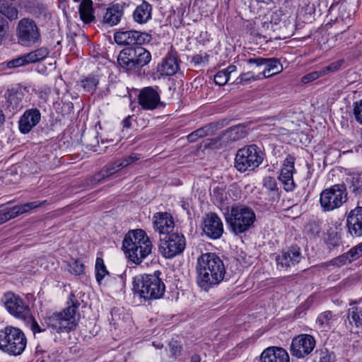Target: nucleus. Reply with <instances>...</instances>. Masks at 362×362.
I'll use <instances>...</instances> for the list:
<instances>
[{"label":"nucleus","mask_w":362,"mask_h":362,"mask_svg":"<svg viewBox=\"0 0 362 362\" xmlns=\"http://www.w3.org/2000/svg\"><path fill=\"white\" fill-rule=\"evenodd\" d=\"M124 4H114L109 6L103 16V23L110 26L118 24L124 14Z\"/></svg>","instance_id":"25"},{"label":"nucleus","mask_w":362,"mask_h":362,"mask_svg":"<svg viewBox=\"0 0 362 362\" xmlns=\"http://www.w3.org/2000/svg\"><path fill=\"white\" fill-rule=\"evenodd\" d=\"M30 13L38 18L45 17L47 8L44 4H42L40 1H37Z\"/></svg>","instance_id":"47"},{"label":"nucleus","mask_w":362,"mask_h":362,"mask_svg":"<svg viewBox=\"0 0 362 362\" xmlns=\"http://www.w3.org/2000/svg\"><path fill=\"white\" fill-rule=\"evenodd\" d=\"M349 319L357 327L362 328V305L351 308Z\"/></svg>","instance_id":"38"},{"label":"nucleus","mask_w":362,"mask_h":362,"mask_svg":"<svg viewBox=\"0 0 362 362\" xmlns=\"http://www.w3.org/2000/svg\"><path fill=\"white\" fill-rule=\"evenodd\" d=\"M239 129L240 128L238 127H231L218 136L207 139L204 146L211 149L219 148L230 141L238 140L240 138Z\"/></svg>","instance_id":"20"},{"label":"nucleus","mask_w":362,"mask_h":362,"mask_svg":"<svg viewBox=\"0 0 362 362\" xmlns=\"http://www.w3.org/2000/svg\"><path fill=\"white\" fill-rule=\"evenodd\" d=\"M5 121V116L3 111L0 109V124H3Z\"/></svg>","instance_id":"61"},{"label":"nucleus","mask_w":362,"mask_h":362,"mask_svg":"<svg viewBox=\"0 0 362 362\" xmlns=\"http://www.w3.org/2000/svg\"><path fill=\"white\" fill-rule=\"evenodd\" d=\"M42 204L41 202H28L24 204H21L19 206H16V208L19 212L20 214H23L24 213L28 212L31 209H35L38 206H40Z\"/></svg>","instance_id":"48"},{"label":"nucleus","mask_w":362,"mask_h":362,"mask_svg":"<svg viewBox=\"0 0 362 362\" xmlns=\"http://www.w3.org/2000/svg\"><path fill=\"white\" fill-rule=\"evenodd\" d=\"M260 362H289V356L283 348L269 346L260 355Z\"/></svg>","instance_id":"24"},{"label":"nucleus","mask_w":362,"mask_h":362,"mask_svg":"<svg viewBox=\"0 0 362 362\" xmlns=\"http://www.w3.org/2000/svg\"><path fill=\"white\" fill-rule=\"evenodd\" d=\"M80 83L85 91L93 93L99 83V79L97 76H88Z\"/></svg>","instance_id":"36"},{"label":"nucleus","mask_w":362,"mask_h":362,"mask_svg":"<svg viewBox=\"0 0 362 362\" xmlns=\"http://www.w3.org/2000/svg\"><path fill=\"white\" fill-rule=\"evenodd\" d=\"M238 79L240 80V83L245 82L247 83L251 81H257L262 79V77L261 76V74L254 75V74L252 71H248L246 73L242 74Z\"/></svg>","instance_id":"49"},{"label":"nucleus","mask_w":362,"mask_h":362,"mask_svg":"<svg viewBox=\"0 0 362 362\" xmlns=\"http://www.w3.org/2000/svg\"><path fill=\"white\" fill-rule=\"evenodd\" d=\"M301 258L300 249L298 247H291L287 250L282 251L276 257L277 269L279 270H286L288 268L298 264Z\"/></svg>","instance_id":"15"},{"label":"nucleus","mask_w":362,"mask_h":362,"mask_svg":"<svg viewBox=\"0 0 362 362\" xmlns=\"http://www.w3.org/2000/svg\"><path fill=\"white\" fill-rule=\"evenodd\" d=\"M294 171V158L291 156H288L284 160L283 167L281 169V173L279 176V180L286 192H291L296 187L293 178Z\"/></svg>","instance_id":"18"},{"label":"nucleus","mask_w":362,"mask_h":362,"mask_svg":"<svg viewBox=\"0 0 362 362\" xmlns=\"http://www.w3.org/2000/svg\"><path fill=\"white\" fill-rule=\"evenodd\" d=\"M27 340L18 328L6 327L0 330V349L12 355H19L25 349Z\"/></svg>","instance_id":"7"},{"label":"nucleus","mask_w":362,"mask_h":362,"mask_svg":"<svg viewBox=\"0 0 362 362\" xmlns=\"http://www.w3.org/2000/svg\"><path fill=\"white\" fill-rule=\"evenodd\" d=\"M18 215L19 212L16 208V206L7 209H2L0 208V224L15 218Z\"/></svg>","instance_id":"40"},{"label":"nucleus","mask_w":362,"mask_h":362,"mask_svg":"<svg viewBox=\"0 0 362 362\" xmlns=\"http://www.w3.org/2000/svg\"><path fill=\"white\" fill-rule=\"evenodd\" d=\"M346 201V189L344 186L339 185L323 190L320 197V205L325 211L339 208Z\"/></svg>","instance_id":"11"},{"label":"nucleus","mask_w":362,"mask_h":362,"mask_svg":"<svg viewBox=\"0 0 362 362\" xmlns=\"http://www.w3.org/2000/svg\"><path fill=\"white\" fill-rule=\"evenodd\" d=\"M247 64L254 65L255 67L264 66V70L259 73L262 78L270 77L281 71L282 66L275 58L264 59L261 57L251 58L246 61Z\"/></svg>","instance_id":"14"},{"label":"nucleus","mask_w":362,"mask_h":362,"mask_svg":"<svg viewBox=\"0 0 362 362\" xmlns=\"http://www.w3.org/2000/svg\"><path fill=\"white\" fill-rule=\"evenodd\" d=\"M170 351L173 355L176 356L181 351L182 347L177 341H172L169 343Z\"/></svg>","instance_id":"55"},{"label":"nucleus","mask_w":362,"mask_h":362,"mask_svg":"<svg viewBox=\"0 0 362 362\" xmlns=\"http://www.w3.org/2000/svg\"><path fill=\"white\" fill-rule=\"evenodd\" d=\"M141 158V156L137 153H132L129 156L124 158L118 163L117 167L126 168L130 164L139 160Z\"/></svg>","instance_id":"46"},{"label":"nucleus","mask_w":362,"mask_h":362,"mask_svg":"<svg viewBox=\"0 0 362 362\" xmlns=\"http://www.w3.org/2000/svg\"><path fill=\"white\" fill-rule=\"evenodd\" d=\"M197 282L204 291L220 284L224 279L226 268L222 259L215 253H204L197 258Z\"/></svg>","instance_id":"1"},{"label":"nucleus","mask_w":362,"mask_h":362,"mask_svg":"<svg viewBox=\"0 0 362 362\" xmlns=\"http://www.w3.org/2000/svg\"><path fill=\"white\" fill-rule=\"evenodd\" d=\"M153 225L155 231L160 234V237L172 233L175 228L173 216L168 212H158L153 216Z\"/></svg>","instance_id":"17"},{"label":"nucleus","mask_w":362,"mask_h":362,"mask_svg":"<svg viewBox=\"0 0 362 362\" xmlns=\"http://www.w3.org/2000/svg\"><path fill=\"white\" fill-rule=\"evenodd\" d=\"M40 118L41 115L37 109L26 110L20 118L19 130L23 134L28 133L39 123Z\"/></svg>","instance_id":"23"},{"label":"nucleus","mask_w":362,"mask_h":362,"mask_svg":"<svg viewBox=\"0 0 362 362\" xmlns=\"http://www.w3.org/2000/svg\"><path fill=\"white\" fill-rule=\"evenodd\" d=\"M2 300L8 312L13 317L23 320L34 334L45 331L32 317L29 306L20 296L10 292L4 295Z\"/></svg>","instance_id":"5"},{"label":"nucleus","mask_w":362,"mask_h":362,"mask_svg":"<svg viewBox=\"0 0 362 362\" xmlns=\"http://www.w3.org/2000/svg\"><path fill=\"white\" fill-rule=\"evenodd\" d=\"M206 132L204 128L198 129L187 136V140L189 142H195L198 138L204 137L206 135Z\"/></svg>","instance_id":"50"},{"label":"nucleus","mask_w":362,"mask_h":362,"mask_svg":"<svg viewBox=\"0 0 362 362\" xmlns=\"http://www.w3.org/2000/svg\"><path fill=\"white\" fill-rule=\"evenodd\" d=\"M151 5L147 1H144L135 8L133 13L134 20L138 23H145L151 18Z\"/></svg>","instance_id":"29"},{"label":"nucleus","mask_w":362,"mask_h":362,"mask_svg":"<svg viewBox=\"0 0 362 362\" xmlns=\"http://www.w3.org/2000/svg\"><path fill=\"white\" fill-rule=\"evenodd\" d=\"M332 317V315L330 311L325 312L318 316L317 319V322L319 323L320 325H327Z\"/></svg>","instance_id":"54"},{"label":"nucleus","mask_w":362,"mask_h":362,"mask_svg":"<svg viewBox=\"0 0 362 362\" xmlns=\"http://www.w3.org/2000/svg\"><path fill=\"white\" fill-rule=\"evenodd\" d=\"M92 0H82L78 6L80 19L85 24H90L95 21V11Z\"/></svg>","instance_id":"26"},{"label":"nucleus","mask_w":362,"mask_h":362,"mask_svg":"<svg viewBox=\"0 0 362 362\" xmlns=\"http://www.w3.org/2000/svg\"><path fill=\"white\" fill-rule=\"evenodd\" d=\"M27 64H29V62L26 54L7 62V66L9 69L17 68Z\"/></svg>","instance_id":"42"},{"label":"nucleus","mask_w":362,"mask_h":362,"mask_svg":"<svg viewBox=\"0 0 362 362\" xmlns=\"http://www.w3.org/2000/svg\"><path fill=\"white\" fill-rule=\"evenodd\" d=\"M179 69L177 58L173 55L167 56L158 67V71L163 76H173Z\"/></svg>","instance_id":"30"},{"label":"nucleus","mask_w":362,"mask_h":362,"mask_svg":"<svg viewBox=\"0 0 362 362\" xmlns=\"http://www.w3.org/2000/svg\"><path fill=\"white\" fill-rule=\"evenodd\" d=\"M282 12L281 10L269 11L264 16V21L262 26L266 30H272L275 31L276 29L274 27L279 25L281 21Z\"/></svg>","instance_id":"32"},{"label":"nucleus","mask_w":362,"mask_h":362,"mask_svg":"<svg viewBox=\"0 0 362 362\" xmlns=\"http://www.w3.org/2000/svg\"><path fill=\"white\" fill-rule=\"evenodd\" d=\"M23 93L21 89L12 88L8 90L6 99V109L10 112H16L22 107Z\"/></svg>","instance_id":"28"},{"label":"nucleus","mask_w":362,"mask_h":362,"mask_svg":"<svg viewBox=\"0 0 362 362\" xmlns=\"http://www.w3.org/2000/svg\"><path fill=\"white\" fill-rule=\"evenodd\" d=\"M228 80L229 77L223 70L219 71L214 76V82L218 86L225 85Z\"/></svg>","instance_id":"51"},{"label":"nucleus","mask_w":362,"mask_h":362,"mask_svg":"<svg viewBox=\"0 0 362 362\" xmlns=\"http://www.w3.org/2000/svg\"><path fill=\"white\" fill-rule=\"evenodd\" d=\"M122 124H123V127H125V128H129L131 125V122H130V118L129 117L125 118L123 121H122Z\"/></svg>","instance_id":"59"},{"label":"nucleus","mask_w":362,"mask_h":362,"mask_svg":"<svg viewBox=\"0 0 362 362\" xmlns=\"http://www.w3.org/2000/svg\"><path fill=\"white\" fill-rule=\"evenodd\" d=\"M95 279L98 283H100L104 277L108 274V272L104 264L103 259L101 257H98L95 261Z\"/></svg>","instance_id":"37"},{"label":"nucleus","mask_w":362,"mask_h":362,"mask_svg":"<svg viewBox=\"0 0 362 362\" xmlns=\"http://www.w3.org/2000/svg\"><path fill=\"white\" fill-rule=\"evenodd\" d=\"M69 267V271L73 274L81 275L84 272L83 263L79 259L74 260Z\"/></svg>","instance_id":"44"},{"label":"nucleus","mask_w":362,"mask_h":362,"mask_svg":"<svg viewBox=\"0 0 362 362\" xmlns=\"http://www.w3.org/2000/svg\"><path fill=\"white\" fill-rule=\"evenodd\" d=\"M362 256L361 250L358 248V245L352 247L349 252L338 256L331 261V264L334 266L341 267L347 263L357 259Z\"/></svg>","instance_id":"27"},{"label":"nucleus","mask_w":362,"mask_h":362,"mask_svg":"<svg viewBox=\"0 0 362 362\" xmlns=\"http://www.w3.org/2000/svg\"><path fill=\"white\" fill-rule=\"evenodd\" d=\"M315 339L310 334H300L291 342L290 351L292 356L303 358L312 352L315 346Z\"/></svg>","instance_id":"13"},{"label":"nucleus","mask_w":362,"mask_h":362,"mask_svg":"<svg viewBox=\"0 0 362 362\" xmlns=\"http://www.w3.org/2000/svg\"><path fill=\"white\" fill-rule=\"evenodd\" d=\"M37 1L38 0H19V4L30 12Z\"/></svg>","instance_id":"56"},{"label":"nucleus","mask_w":362,"mask_h":362,"mask_svg":"<svg viewBox=\"0 0 362 362\" xmlns=\"http://www.w3.org/2000/svg\"><path fill=\"white\" fill-rule=\"evenodd\" d=\"M16 35L20 44L30 46L40 39V30L35 22L29 18H23L18 21Z\"/></svg>","instance_id":"12"},{"label":"nucleus","mask_w":362,"mask_h":362,"mask_svg":"<svg viewBox=\"0 0 362 362\" xmlns=\"http://www.w3.org/2000/svg\"><path fill=\"white\" fill-rule=\"evenodd\" d=\"M192 61L195 63V64H201L203 62V57H202V55H199V54H197L195 56L193 57V59Z\"/></svg>","instance_id":"58"},{"label":"nucleus","mask_w":362,"mask_h":362,"mask_svg":"<svg viewBox=\"0 0 362 362\" xmlns=\"http://www.w3.org/2000/svg\"><path fill=\"white\" fill-rule=\"evenodd\" d=\"M200 356L199 355H193L191 358V362H200Z\"/></svg>","instance_id":"60"},{"label":"nucleus","mask_w":362,"mask_h":362,"mask_svg":"<svg viewBox=\"0 0 362 362\" xmlns=\"http://www.w3.org/2000/svg\"><path fill=\"white\" fill-rule=\"evenodd\" d=\"M344 61L343 59H340L331 63L329 65L325 66L320 69L321 74L323 76L338 71L340 69L342 64H344Z\"/></svg>","instance_id":"41"},{"label":"nucleus","mask_w":362,"mask_h":362,"mask_svg":"<svg viewBox=\"0 0 362 362\" xmlns=\"http://www.w3.org/2000/svg\"><path fill=\"white\" fill-rule=\"evenodd\" d=\"M151 59V53L141 46L136 45L123 49L117 57L119 66L131 71L146 65Z\"/></svg>","instance_id":"6"},{"label":"nucleus","mask_w":362,"mask_h":362,"mask_svg":"<svg viewBox=\"0 0 362 362\" xmlns=\"http://www.w3.org/2000/svg\"><path fill=\"white\" fill-rule=\"evenodd\" d=\"M264 160V153L255 144L239 149L235 158V167L240 172L253 170Z\"/></svg>","instance_id":"8"},{"label":"nucleus","mask_w":362,"mask_h":362,"mask_svg":"<svg viewBox=\"0 0 362 362\" xmlns=\"http://www.w3.org/2000/svg\"><path fill=\"white\" fill-rule=\"evenodd\" d=\"M203 231L211 239L220 238L223 233V224L221 219L214 213L206 214L204 219Z\"/></svg>","instance_id":"16"},{"label":"nucleus","mask_w":362,"mask_h":362,"mask_svg":"<svg viewBox=\"0 0 362 362\" xmlns=\"http://www.w3.org/2000/svg\"><path fill=\"white\" fill-rule=\"evenodd\" d=\"M76 310L75 305L69 306L63 312L53 313L45 320V322L57 332H69L77 325Z\"/></svg>","instance_id":"9"},{"label":"nucleus","mask_w":362,"mask_h":362,"mask_svg":"<svg viewBox=\"0 0 362 362\" xmlns=\"http://www.w3.org/2000/svg\"><path fill=\"white\" fill-rule=\"evenodd\" d=\"M263 186L268 189L274 196L279 197V189L274 177L271 176L265 177L263 180Z\"/></svg>","instance_id":"39"},{"label":"nucleus","mask_w":362,"mask_h":362,"mask_svg":"<svg viewBox=\"0 0 362 362\" xmlns=\"http://www.w3.org/2000/svg\"><path fill=\"white\" fill-rule=\"evenodd\" d=\"M349 191L355 196L362 197V175L354 174L347 178Z\"/></svg>","instance_id":"33"},{"label":"nucleus","mask_w":362,"mask_h":362,"mask_svg":"<svg viewBox=\"0 0 362 362\" xmlns=\"http://www.w3.org/2000/svg\"><path fill=\"white\" fill-rule=\"evenodd\" d=\"M147 36L136 30L118 31L115 33L114 38L117 44L121 45H139L143 44Z\"/></svg>","instance_id":"19"},{"label":"nucleus","mask_w":362,"mask_h":362,"mask_svg":"<svg viewBox=\"0 0 362 362\" xmlns=\"http://www.w3.org/2000/svg\"><path fill=\"white\" fill-rule=\"evenodd\" d=\"M353 114L356 121L362 125V100L353 103Z\"/></svg>","instance_id":"45"},{"label":"nucleus","mask_w":362,"mask_h":362,"mask_svg":"<svg viewBox=\"0 0 362 362\" xmlns=\"http://www.w3.org/2000/svg\"><path fill=\"white\" fill-rule=\"evenodd\" d=\"M185 247L186 240L182 234L172 233L160 237L158 250L166 259H171L182 254Z\"/></svg>","instance_id":"10"},{"label":"nucleus","mask_w":362,"mask_h":362,"mask_svg":"<svg viewBox=\"0 0 362 362\" xmlns=\"http://www.w3.org/2000/svg\"><path fill=\"white\" fill-rule=\"evenodd\" d=\"M346 226L351 236H362V206H357L350 211L346 218Z\"/></svg>","instance_id":"21"},{"label":"nucleus","mask_w":362,"mask_h":362,"mask_svg":"<svg viewBox=\"0 0 362 362\" xmlns=\"http://www.w3.org/2000/svg\"><path fill=\"white\" fill-rule=\"evenodd\" d=\"M225 219L229 229L235 235L248 231L253 226L256 216L249 206L235 204L227 209Z\"/></svg>","instance_id":"3"},{"label":"nucleus","mask_w":362,"mask_h":362,"mask_svg":"<svg viewBox=\"0 0 362 362\" xmlns=\"http://www.w3.org/2000/svg\"><path fill=\"white\" fill-rule=\"evenodd\" d=\"M182 209H183L184 210H185V211H187V215H188L189 216H190L191 214H190V212H189V211L188 207L186 206V204H183L182 205Z\"/></svg>","instance_id":"63"},{"label":"nucleus","mask_w":362,"mask_h":362,"mask_svg":"<svg viewBox=\"0 0 362 362\" xmlns=\"http://www.w3.org/2000/svg\"><path fill=\"white\" fill-rule=\"evenodd\" d=\"M0 13L10 21L18 18V10L15 0H0Z\"/></svg>","instance_id":"31"},{"label":"nucleus","mask_w":362,"mask_h":362,"mask_svg":"<svg viewBox=\"0 0 362 362\" xmlns=\"http://www.w3.org/2000/svg\"><path fill=\"white\" fill-rule=\"evenodd\" d=\"M316 353L319 355V362H334L335 361L334 354L327 349L317 350Z\"/></svg>","instance_id":"43"},{"label":"nucleus","mask_w":362,"mask_h":362,"mask_svg":"<svg viewBox=\"0 0 362 362\" xmlns=\"http://www.w3.org/2000/svg\"><path fill=\"white\" fill-rule=\"evenodd\" d=\"M8 30V22L3 17L0 16V44L4 40Z\"/></svg>","instance_id":"53"},{"label":"nucleus","mask_w":362,"mask_h":362,"mask_svg":"<svg viewBox=\"0 0 362 362\" xmlns=\"http://www.w3.org/2000/svg\"><path fill=\"white\" fill-rule=\"evenodd\" d=\"M152 248L151 241L142 229L129 230L122 242L126 257L136 264H139L151 253Z\"/></svg>","instance_id":"2"},{"label":"nucleus","mask_w":362,"mask_h":362,"mask_svg":"<svg viewBox=\"0 0 362 362\" xmlns=\"http://www.w3.org/2000/svg\"><path fill=\"white\" fill-rule=\"evenodd\" d=\"M257 3H262L265 4H269L273 0H255Z\"/></svg>","instance_id":"62"},{"label":"nucleus","mask_w":362,"mask_h":362,"mask_svg":"<svg viewBox=\"0 0 362 362\" xmlns=\"http://www.w3.org/2000/svg\"><path fill=\"white\" fill-rule=\"evenodd\" d=\"M139 103L145 110H153L160 103V95L152 87H146L140 91Z\"/></svg>","instance_id":"22"},{"label":"nucleus","mask_w":362,"mask_h":362,"mask_svg":"<svg viewBox=\"0 0 362 362\" xmlns=\"http://www.w3.org/2000/svg\"><path fill=\"white\" fill-rule=\"evenodd\" d=\"M160 272L144 274L133 279V291L145 300L158 299L165 292V285L159 277Z\"/></svg>","instance_id":"4"},{"label":"nucleus","mask_w":362,"mask_h":362,"mask_svg":"<svg viewBox=\"0 0 362 362\" xmlns=\"http://www.w3.org/2000/svg\"><path fill=\"white\" fill-rule=\"evenodd\" d=\"M119 160H117L110 165L107 166L105 169L101 170L99 173L95 175L93 177V181L95 184L100 182L105 177H107L116 172L119 171L122 168L117 167L118 163Z\"/></svg>","instance_id":"34"},{"label":"nucleus","mask_w":362,"mask_h":362,"mask_svg":"<svg viewBox=\"0 0 362 362\" xmlns=\"http://www.w3.org/2000/svg\"><path fill=\"white\" fill-rule=\"evenodd\" d=\"M49 53L47 48L40 47L26 54V55L29 64H31L45 59L49 55Z\"/></svg>","instance_id":"35"},{"label":"nucleus","mask_w":362,"mask_h":362,"mask_svg":"<svg viewBox=\"0 0 362 362\" xmlns=\"http://www.w3.org/2000/svg\"><path fill=\"white\" fill-rule=\"evenodd\" d=\"M322 76L321 74V71H315L313 72H310L309 74H307L304 76L302 77L301 81L304 83H310L311 81H313L320 77Z\"/></svg>","instance_id":"52"},{"label":"nucleus","mask_w":362,"mask_h":362,"mask_svg":"<svg viewBox=\"0 0 362 362\" xmlns=\"http://www.w3.org/2000/svg\"><path fill=\"white\" fill-rule=\"evenodd\" d=\"M237 69L236 66L235 65H230L227 69H223V71L227 74L228 77H230V74L234 71H235Z\"/></svg>","instance_id":"57"}]
</instances>
